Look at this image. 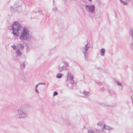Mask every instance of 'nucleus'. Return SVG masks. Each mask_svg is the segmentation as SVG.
<instances>
[{
	"label": "nucleus",
	"mask_w": 133,
	"mask_h": 133,
	"mask_svg": "<svg viewBox=\"0 0 133 133\" xmlns=\"http://www.w3.org/2000/svg\"><path fill=\"white\" fill-rule=\"evenodd\" d=\"M57 9L56 7H54L52 8V10L54 11V12H56L57 11Z\"/></svg>",
	"instance_id": "nucleus-23"
},
{
	"label": "nucleus",
	"mask_w": 133,
	"mask_h": 133,
	"mask_svg": "<svg viewBox=\"0 0 133 133\" xmlns=\"http://www.w3.org/2000/svg\"><path fill=\"white\" fill-rule=\"evenodd\" d=\"M88 1L90 2H91L92 1V0H88Z\"/></svg>",
	"instance_id": "nucleus-34"
},
{
	"label": "nucleus",
	"mask_w": 133,
	"mask_h": 133,
	"mask_svg": "<svg viewBox=\"0 0 133 133\" xmlns=\"http://www.w3.org/2000/svg\"><path fill=\"white\" fill-rule=\"evenodd\" d=\"M15 51L17 55L18 56H22L23 54L22 52L19 48L18 49L16 50Z\"/></svg>",
	"instance_id": "nucleus-10"
},
{
	"label": "nucleus",
	"mask_w": 133,
	"mask_h": 133,
	"mask_svg": "<svg viewBox=\"0 0 133 133\" xmlns=\"http://www.w3.org/2000/svg\"><path fill=\"white\" fill-rule=\"evenodd\" d=\"M17 116L18 119H24L25 117V106H21L17 110Z\"/></svg>",
	"instance_id": "nucleus-3"
},
{
	"label": "nucleus",
	"mask_w": 133,
	"mask_h": 133,
	"mask_svg": "<svg viewBox=\"0 0 133 133\" xmlns=\"http://www.w3.org/2000/svg\"><path fill=\"white\" fill-rule=\"evenodd\" d=\"M32 38L31 32L27 28L25 27V41H30ZM31 48V45L30 42L26 43L25 41V49L26 51H29Z\"/></svg>",
	"instance_id": "nucleus-2"
},
{
	"label": "nucleus",
	"mask_w": 133,
	"mask_h": 133,
	"mask_svg": "<svg viewBox=\"0 0 133 133\" xmlns=\"http://www.w3.org/2000/svg\"><path fill=\"white\" fill-rule=\"evenodd\" d=\"M12 47L13 48L15 51H16V50L18 49V48L15 45H13Z\"/></svg>",
	"instance_id": "nucleus-22"
},
{
	"label": "nucleus",
	"mask_w": 133,
	"mask_h": 133,
	"mask_svg": "<svg viewBox=\"0 0 133 133\" xmlns=\"http://www.w3.org/2000/svg\"><path fill=\"white\" fill-rule=\"evenodd\" d=\"M83 94L86 97H88L89 95V92H86L85 91H84L83 92Z\"/></svg>",
	"instance_id": "nucleus-15"
},
{
	"label": "nucleus",
	"mask_w": 133,
	"mask_h": 133,
	"mask_svg": "<svg viewBox=\"0 0 133 133\" xmlns=\"http://www.w3.org/2000/svg\"><path fill=\"white\" fill-rule=\"evenodd\" d=\"M119 1H120L121 2H122V0H119Z\"/></svg>",
	"instance_id": "nucleus-37"
},
{
	"label": "nucleus",
	"mask_w": 133,
	"mask_h": 133,
	"mask_svg": "<svg viewBox=\"0 0 133 133\" xmlns=\"http://www.w3.org/2000/svg\"><path fill=\"white\" fill-rule=\"evenodd\" d=\"M17 47L20 49L21 50H23L24 49V44H22L19 43L17 45Z\"/></svg>",
	"instance_id": "nucleus-12"
},
{
	"label": "nucleus",
	"mask_w": 133,
	"mask_h": 133,
	"mask_svg": "<svg viewBox=\"0 0 133 133\" xmlns=\"http://www.w3.org/2000/svg\"><path fill=\"white\" fill-rule=\"evenodd\" d=\"M104 88L103 87H102V90H104Z\"/></svg>",
	"instance_id": "nucleus-35"
},
{
	"label": "nucleus",
	"mask_w": 133,
	"mask_h": 133,
	"mask_svg": "<svg viewBox=\"0 0 133 133\" xmlns=\"http://www.w3.org/2000/svg\"><path fill=\"white\" fill-rule=\"evenodd\" d=\"M116 83L117 85L118 86H120L121 87V88H120L121 89H122V84L120 82H119V81H116Z\"/></svg>",
	"instance_id": "nucleus-16"
},
{
	"label": "nucleus",
	"mask_w": 133,
	"mask_h": 133,
	"mask_svg": "<svg viewBox=\"0 0 133 133\" xmlns=\"http://www.w3.org/2000/svg\"><path fill=\"white\" fill-rule=\"evenodd\" d=\"M85 9L87 11L92 13L95 11V6L94 5H85Z\"/></svg>",
	"instance_id": "nucleus-5"
},
{
	"label": "nucleus",
	"mask_w": 133,
	"mask_h": 133,
	"mask_svg": "<svg viewBox=\"0 0 133 133\" xmlns=\"http://www.w3.org/2000/svg\"><path fill=\"white\" fill-rule=\"evenodd\" d=\"M14 6L15 7H16L18 6L17 4L15 3L14 4Z\"/></svg>",
	"instance_id": "nucleus-30"
},
{
	"label": "nucleus",
	"mask_w": 133,
	"mask_h": 133,
	"mask_svg": "<svg viewBox=\"0 0 133 133\" xmlns=\"http://www.w3.org/2000/svg\"><path fill=\"white\" fill-rule=\"evenodd\" d=\"M58 94V93L57 92L55 91L54 93L53 96H55L56 95H57Z\"/></svg>",
	"instance_id": "nucleus-25"
},
{
	"label": "nucleus",
	"mask_w": 133,
	"mask_h": 133,
	"mask_svg": "<svg viewBox=\"0 0 133 133\" xmlns=\"http://www.w3.org/2000/svg\"><path fill=\"white\" fill-rule=\"evenodd\" d=\"M58 69L59 71L60 72H62L64 70H66L67 68L66 66L65 65L62 66H59L58 67Z\"/></svg>",
	"instance_id": "nucleus-9"
},
{
	"label": "nucleus",
	"mask_w": 133,
	"mask_h": 133,
	"mask_svg": "<svg viewBox=\"0 0 133 133\" xmlns=\"http://www.w3.org/2000/svg\"><path fill=\"white\" fill-rule=\"evenodd\" d=\"M38 84H39V85L42 84L45 85V83H39Z\"/></svg>",
	"instance_id": "nucleus-28"
},
{
	"label": "nucleus",
	"mask_w": 133,
	"mask_h": 133,
	"mask_svg": "<svg viewBox=\"0 0 133 133\" xmlns=\"http://www.w3.org/2000/svg\"><path fill=\"white\" fill-rule=\"evenodd\" d=\"M63 75L62 74L58 73L56 77L58 78H61Z\"/></svg>",
	"instance_id": "nucleus-20"
},
{
	"label": "nucleus",
	"mask_w": 133,
	"mask_h": 133,
	"mask_svg": "<svg viewBox=\"0 0 133 133\" xmlns=\"http://www.w3.org/2000/svg\"><path fill=\"white\" fill-rule=\"evenodd\" d=\"M39 85V84H38V83L37 85H36L35 86V88H37V87H38V86Z\"/></svg>",
	"instance_id": "nucleus-29"
},
{
	"label": "nucleus",
	"mask_w": 133,
	"mask_h": 133,
	"mask_svg": "<svg viewBox=\"0 0 133 133\" xmlns=\"http://www.w3.org/2000/svg\"><path fill=\"white\" fill-rule=\"evenodd\" d=\"M66 78L67 81L70 83L73 84L74 83V77L70 72H68L67 74Z\"/></svg>",
	"instance_id": "nucleus-6"
},
{
	"label": "nucleus",
	"mask_w": 133,
	"mask_h": 133,
	"mask_svg": "<svg viewBox=\"0 0 133 133\" xmlns=\"http://www.w3.org/2000/svg\"><path fill=\"white\" fill-rule=\"evenodd\" d=\"M88 133H95L93 130H88Z\"/></svg>",
	"instance_id": "nucleus-24"
},
{
	"label": "nucleus",
	"mask_w": 133,
	"mask_h": 133,
	"mask_svg": "<svg viewBox=\"0 0 133 133\" xmlns=\"http://www.w3.org/2000/svg\"><path fill=\"white\" fill-rule=\"evenodd\" d=\"M8 29H12L14 35L19 36V39L21 40L25 39V27H23L18 22H14L11 25L8 26Z\"/></svg>",
	"instance_id": "nucleus-1"
},
{
	"label": "nucleus",
	"mask_w": 133,
	"mask_h": 133,
	"mask_svg": "<svg viewBox=\"0 0 133 133\" xmlns=\"http://www.w3.org/2000/svg\"><path fill=\"white\" fill-rule=\"evenodd\" d=\"M25 66V64L24 62L22 63L20 65L21 68L22 70L24 69Z\"/></svg>",
	"instance_id": "nucleus-19"
},
{
	"label": "nucleus",
	"mask_w": 133,
	"mask_h": 133,
	"mask_svg": "<svg viewBox=\"0 0 133 133\" xmlns=\"http://www.w3.org/2000/svg\"><path fill=\"white\" fill-rule=\"evenodd\" d=\"M35 91L38 94L39 93V91L37 89V88H35Z\"/></svg>",
	"instance_id": "nucleus-27"
},
{
	"label": "nucleus",
	"mask_w": 133,
	"mask_h": 133,
	"mask_svg": "<svg viewBox=\"0 0 133 133\" xmlns=\"http://www.w3.org/2000/svg\"><path fill=\"white\" fill-rule=\"evenodd\" d=\"M39 12H41V14H42V15L43 14L42 13V10H40L39 11Z\"/></svg>",
	"instance_id": "nucleus-31"
},
{
	"label": "nucleus",
	"mask_w": 133,
	"mask_h": 133,
	"mask_svg": "<svg viewBox=\"0 0 133 133\" xmlns=\"http://www.w3.org/2000/svg\"><path fill=\"white\" fill-rule=\"evenodd\" d=\"M67 58H64L63 59L62 62L65 65V66H66L67 68V67H68L69 66V63L67 61Z\"/></svg>",
	"instance_id": "nucleus-11"
},
{
	"label": "nucleus",
	"mask_w": 133,
	"mask_h": 133,
	"mask_svg": "<svg viewBox=\"0 0 133 133\" xmlns=\"http://www.w3.org/2000/svg\"><path fill=\"white\" fill-rule=\"evenodd\" d=\"M131 99H132V103H133V98L132 97H131Z\"/></svg>",
	"instance_id": "nucleus-33"
},
{
	"label": "nucleus",
	"mask_w": 133,
	"mask_h": 133,
	"mask_svg": "<svg viewBox=\"0 0 133 133\" xmlns=\"http://www.w3.org/2000/svg\"><path fill=\"white\" fill-rule=\"evenodd\" d=\"M31 107V105L28 104H25V111L29 112Z\"/></svg>",
	"instance_id": "nucleus-13"
},
{
	"label": "nucleus",
	"mask_w": 133,
	"mask_h": 133,
	"mask_svg": "<svg viewBox=\"0 0 133 133\" xmlns=\"http://www.w3.org/2000/svg\"><path fill=\"white\" fill-rule=\"evenodd\" d=\"M105 52V50L104 48L101 49L100 51L101 55L102 56H104Z\"/></svg>",
	"instance_id": "nucleus-14"
},
{
	"label": "nucleus",
	"mask_w": 133,
	"mask_h": 133,
	"mask_svg": "<svg viewBox=\"0 0 133 133\" xmlns=\"http://www.w3.org/2000/svg\"><path fill=\"white\" fill-rule=\"evenodd\" d=\"M126 1H130L131 0H126Z\"/></svg>",
	"instance_id": "nucleus-36"
},
{
	"label": "nucleus",
	"mask_w": 133,
	"mask_h": 133,
	"mask_svg": "<svg viewBox=\"0 0 133 133\" xmlns=\"http://www.w3.org/2000/svg\"><path fill=\"white\" fill-rule=\"evenodd\" d=\"M108 91L109 93L110 94H112L113 93V91H112L111 90H108Z\"/></svg>",
	"instance_id": "nucleus-26"
},
{
	"label": "nucleus",
	"mask_w": 133,
	"mask_h": 133,
	"mask_svg": "<svg viewBox=\"0 0 133 133\" xmlns=\"http://www.w3.org/2000/svg\"><path fill=\"white\" fill-rule=\"evenodd\" d=\"M90 48V45L88 43L85 44L82 49V51L85 60L87 61L88 59V53L87 51Z\"/></svg>",
	"instance_id": "nucleus-4"
},
{
	"label": "nucleus",
	"mask_w": 133,
	"mask_h": 133,
	"mask_svg": "<svg viewBox=\"0 0 133 133\" xmlns=\"http://www.w3.org/2000/svg\"><path fill=\"white\" fill-rule=\"evenodd\" d=\"M103 104L105 106H107V107L109 106V107H112V108L114 107H115L116 106V104H113L111 105V106H109L107 104Z\"/></svg>",
	"instance_id": "nucleus-18"
},
{
	"label": "nucleus",
	"mask_w": 133,
	"mask_h": 133,
	"mask_svg": "<svg viewBox=\"0 0 133 133\" xmlns=\"http://www.w3.org/2000/svg\"><path fill=\"white\" fill-rule=\"evenodd\" d=\"M65 3L66 5H69V4H70L71 0H64Z\"/></svg>",
	"instance_id": "nucleus-17"
},
{
	"label": "nucleus",
	"mask_w": 133,
	"mask_h": 133,
	"mask_svg": "<svg viewBox=\"0 0 133 133\" xmlns=\"http://www.w3.org/2000/svg\"><path fill=\"white\" fill-rule=\"evenodd\" d=\"M121 3H123L124 5H127L128 4V3L125 1H122Z\"/></svg>",
	"instance_id": "nucleus-21"
},
{
	"label": "nucleus",
	"mask_w": 133,
	"mask_h": 133,
	"mask_svg": "<svg viewBox=\"0 0 133 133\" xmlns=\"http://www.w3.org/2000/svg\"><path fill=\"white\" fill-rule=\"evenodd\" d=\"M130 33L131 34L132 42L130 45V48L133 50V29H131L130 31Z\"/></svg>",
	"instance_id": "nucleus-8"
},
{
	"label": "nucleus",
	"mask_w": 133,
	"mask_h": 133,
	"mask_svg": "<svg viewBox=\"0 0 133 133\" xmlns=\"http://www.w3.org/2000/svg\"><path fill=\"white\" fill-rule=\"evenodd\" d=\"M98 84L99 85H101L102 84V83H98Z\"/></svg>",
	"instance_id": "nucleus-32"
},
{
	"label": "nucleus",
	"mask_w": 133,
	"mask_h": 133,
	"mask_svg": "<svg viewBox=\"0 0 133 133\" xmlns=\"http://www.w3.org/2000/svg\"><path fill=\"white\" fill-rule=\"evenodd\" d=\"M98 124L102 127V129H105L108 130H111L113 129L112 128L106 126L103 123H99Z\"/></svg>",
	"instance_id": "nucleus-7"
}]
</instances>
